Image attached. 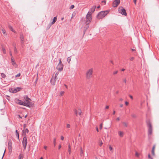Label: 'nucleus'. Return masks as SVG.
Here are the masks:
<instances>
[{
  "instance_id": "0eeeda50",
  "label": "nucleus",
  "mask_w": 159,
  "mask_h": 159,
  "mask_svg": "<svg viewBox=\"0 0 159 159\" xmlns=\"http://www.w3.org/2000/svg\"><path fill=\"white\" fill-rule=\"evenodd\" d=\"M119 12L121 13L122 15L125 16H127V13L125 10L122 7H121L119 8Z\"/></svg>"
},
{
  "instance_id": "de8ad7c7",
  "label": "nucleus",
  "mask_w": 159,
  "mask_h": 159,
  "mask_svg": "<svg viewBox=\"0 0 159 159\" xmlns=\"http://www.w3.org/2000/svg\"><path fill=\"white\" fill-rule=\"evenodd\" d=\"M139 154L137 152H136L135 153V156L137 157H139Z\"/></svg>"
},
{
  "instance_id": "09e8293b",
  "label": "nucleus",
  "mask_w": 159,
  "mask_h": 159,
  "mask_svg": "<svg viewBox=\"0 0 159 159\" xmlns=\"http://www.w3.org/2000/svg\"><path fill=\"white\" fill-rule=\"evenodd\" d=\"M125 104L127 106L129 104V102H125Z\"/></svg>"
},
{
  "instance_id": "c9c22d12",
  "label": "nucleus",
  "mask_w": 159,
  "mask_h": 159,
  "mask_svg": "<svg viewBox=\"0 0 159 159\" xmlns=\"http://www.w3.org/2000/svg\"><path fill=\"white\" fill-rule=\"evenodd\" d=\"M58 64H60V65H63V64L62 63L61 60V58H60L59 59V63H58Z\"/></svg>"
},
{
  "instance_id": "473e14b6",
  "label": "nucleus",
  "mask_w": 159,
  "mask_h": 159,
  "mask_svg": "<svg viewBox=\"0 0 159 159\" xmlns=\"http://www.w3.org/2000/svg\"><path fill=\"white\" fill-rule=\"evenodd\" d=\"M103 144V143L101 140L99 143V146H102V144Z\"/></svg>"
},
{
  "instance_id": "e2e57ef3",
  "label": "nucleus",
  "mask_w": 159,
  "mask_h": 159,
  "mask_svg": "<svg viewBox=\"0 0 159 159\" xmlns=\"http://www.w3.org/2000/svg\"><path fill=\"white\" fill-rule=\"evenodd\" d=\"M109 108V106H107L105 107L106 109H108Z\"/></svg>"
},
{
  "instance_id": "bf43d9fd",
  "label": "nucleus",
  "mask_w": 159,
  "mask_h": 159,
  "mask_svg": "<svg viewBox=\"0 0 159 159\" xmlns=\"http://www.w3.org/2000/svg\"><path fill=\"white\" fill-rule=\"evenodd\" d=\"M136 0H134V2L135 5L136 4Z\"/></svg>"
},
{
  "instance_id": "c756f323",
  "label": "nucleus",
  "mask_w": 159,
  "mask_h": 159,
  "mask_svg": "<svg viewBox=\"0 0 159 159\" xmlns=\"http://www.w3.org/2000/svg\"><path fill=\"white\" fill-rule=\"evenodd\" d=\"M53 142L54 146V147H55L56 146V138H54V139Z\"/></svg>"
},
{
  "instance_id": "a211bd4d",
  "label": "nucleus",
  "mask_w": 159,
  "mask_h": 159,
  "mask_svg": "<svg viewBox=\"0 0 159 159\" xmlns=\"http://www.w3.org/2000/svg\"><path fill=\"white\" fill-rule=\"evenodd\" d=\"M11 62H12V64L13 65H16V62L12 57H11Z\"/></svg>"
},
{
  "instance_id": "3c124183",
  "label": "nucleus",
  "mask_w": 159,
  "mask_h": 159,
  "mask_svg": "<svg viewBox=\"0 0 159 159\" xmlns=\"http://www.w3.org/2000/svg\"><path fill=\"white\" fill-rule=\"evenodd\" d=\"M80 112L79 113V115L80 116L82 112H81V111L80 110Z\"/></svg>"
},
{
  "instance_id": "ea45409f",
  "label": "nucleus",
  "mask_w": 159,
  "mask_h": 159,
  "mask_svg": "<svg viewBox=\"0 0 159 159\" xmlns=\"http://www.w3.org/2000/svg\"><path fill=\"white\" fill-rule=\"evenodd\" d=\"M64 93V91H61V92L60 93V96H62L63 94Z\"/></svg>"
},
{
  "instance_id": "2eb2a0df",
  "label": "nucleus",
  "mask_w": 159,
  "mask_h": 159,
  "mask_svg": "<svg viewBox=\"0 0 159 159\" xmlns=\"http://www.w3.org/2000/svg\"><path fill=\"white\" fill-rule=\"evenodd\" d=\"M21 88L20 87H17L13 91V93H16V92L19 91L21 89Z\"/></svg>"
},
{
  "instance_id": "423d86ee",
  "label": "nucleus",
  "mask_w": 159,
  "mask_h": 159,
  "mask_svg": "<svg viewBox=\"0 0 159 159\" xmlns=\"http://www.w3.org/2000/svg\"><path fill=\"white\" fill-rule=\"evenodd\" d=\"M27 140V138L26 137V134H25V136L23 137V140L22 141V143L25 149L26 148Z\"/></svg>"
},
{
  "instance_id": "f257e3e1",
  "label": "nucleus",
  "mask_w": 159,
  "mask_h": 159,
  "mask_svg": "<svg viewBox=\"0 0 159 159\" xmlns=\"http://www.w3.org/2000/svg\"><path fill=\"white\" fill-rule=\"evenodd\" d=\"M86 20L85 21V25L84 28H85V31L89 28V23L91 22L92 17V15H90V12H88L86 16Z\"/></svg>"
},
{
  "instance_id": "2f4dec72",
  "label": "nucleus",
  "mask_w": 159,
  "mask_h": 159,
  "mask_svg": "<svg viewBox=\"0 0 159 159\" xmlns=\"http://www.w3.org/2000/svg\"><path fill=\"white\" fill-rule=\"evenodd\" d=\"M20 100L18 99H16L15 100V102L17 103L18 104V102H19Z\"/></svg>"
},
{
  "instance_id": "4468645a",
  "label": "nucleus",
  "mask_w": 159,
  "mask_h": 159,
  "mask_svg": "<svg viewBox=\"0 0 159 159\" xmlns=\"http://www.w3.org/2000/svg\"><path fill=\"white\" fill-rule=\"evenodd\" d=\"M8 148L9 150H11L12 147V143L11 140L9 139L8 143Z\"/></svg>"
},
{
  "instance_id": "9d476101",
  "label": "nucleus",
  "mask_w": 159,
  "mask_h": 159,
  "mask_svg": "<svg viewBox=\"0 0 159 159\" xmlns=\"http://www.w3.org/2000/svg\"><path fill=\"white\" fill-rule=\"evenodd\" d=\"M63 65L58 64L56 67V69L58 70V71L61 72L63 70Z\"/></svg>"
},
{
  "instance_id": "338daca9",
  "label": "nucleus",
  "mask_w": 159,
  "mask_h": 159,
  "mask_svg": "<svg viewBox=\"0 0 159 159\" xmlns=\"http://www.w3.org/2000/svg\"><path fill=\"white\" fill-rule=\"evenodd\" d=\"M123 106V105L122 104H121L120 105V107H122Z\"/></svg>"
},
{
  "instance_id": "1a4fd4ad",
  "label": "nucleus",
  "mask_w": 159,
  "mask_h": 159,
  "mask_svg": "<svg viewBox=\"0 0 159 159\" xmlns=\"http://www.w3.org/2000/svg\"><path fill=\"white\" fill-rule=\"evenodd\" d=\"M120 3V0H115L112 3V6L113 7H116Z\"/></svg>"
},
{
  "instance_id": "49530a36",
  "label": "nucleus",
  "mask_w": 159,
  "mask_h": 159,
  "mask_svg": "<svg viewBox=\"0 0 159 159\" xmlns=\"http://www.w3.org/2000/svg\"><path fill=\"white\" fill-rule=\"evenodd\" d=\"M70 127V126L69 124H68L67 125V126H66L67 128H69Z\"/></svg>"
},
{
  "instance_id": "c03bdc74",
  "label": "nucleus",
  "mask_w": 159,
  "mask_h": 159,
  "mask_svg": "<svg viewBox=\"0 0 159 159\" xmlns=\"http://www.w3.org/2000/svg\"><path fill=\"white\" fill-rule=\"evenodd\" d=\"M102 124L101 123L100 125V128L101 129H102Z\"/></svg>"
},
{
  "instance_id": "6e6552de",
  "label": "nucleus",
  "mask_w": 159,
  "mask_h": 159,
  "mask_svg": "<svg viewBox=\"0 0 159 159\" xmlns=\"http://www.w3.org/2000/svg\"><path fill=\"white\" fill-rule=\"evenodd\" d=\"M20 39L21 43L22 45H23L25 43V38L22 33H20Z\"/></svg>"
},
{
  "instance_id": "f8f14e48",
  "label": "nucleus",
  "mask_w": 159,
  "mask_h": 159,
  "mask_svg": "<svg viewBox=\"0 0 159 159\" xmlns=\"http://www.w3.org/2000/svg\"><path fill=\"white\" fill-rule=\"evenodd\" d=\"M18 104L25 106L26 107H29L30 106L28 105H27V104H26V103L24 102H23V101L20 100L19 102H18Z\"/></svg>"
},
{
  "instance_id": "cd10ccee",
  "label": "nucleus",
  "mask_w": 159,
  "mask_h": 159,
  "mask_svg": "<svg viewBox=\"0 0 159 159\" xmlns=\"http://www.w3.org/2000/svg\"><path fill=\"white\" fill-rule=\"evenodd\" d=\"M1 76L3 78H5L6 77V75L4 73H2L1 74Z\"/></svg>"
},
{
  "instance_id": "7ed1b4c3",
  "label": "nucleus",
  "mask_w": 159,
  "mask_h": 159,
  "mask_svg": "<svg viewBox=\"0 0 159 159\" xmlns=\"http://www.w3.org/2000/svg\"><path fill=\"white\" fill-rule=\"evenodd\" d=\"M93 69L90 68L87 70L86 72V77L88 79H89L93 76Z\"/></svg>"
},
{
  "instance_id": "4d7b16f0",
  "label": "nucleus",
  "mask_w": 159,
  "mask_h": 159,
  "mask_svg": "<svg viewBox=\"0 0 159 159\" xmlns=\"http://www.w3.org/2000/svg\"><path fill=\"white\" fill-rule=\"evenodd\" d=\"M61 148V145H59L58 146V149H60Z\"/></svg>"
},
{
  "instance_id": "6ab92c4d",
  "label": "nucleus",
  "mask_w": 159,
  "mask_h": 159,
  "mask_svg": "<svg viewBox=\"0 0 159 159\" xmlns=\"http://www.w3.org/2000/svg\"><path fill=\"white\" fill-rule=\"evenodd\" d=\"M119 135L121 137H122L123 136V132L121 131H120L118 132Z\"/></svg>"
},
{
  "instance_id": "58836bf2",
  "label": "nucleus",
  "mask_w": 159,
  "mask_h": 159,
  "mask_svg": "<svg viewBox=\"0 0 159 159\" xmlns=\"http://www.w3.org/2000/svg\"><path fill=\"white\" fill-rule=\"evenodd\" d=\"M74 111L75 113V115L76 116H77L78 113H77V110H76V109H74Z\"/></svg>"
},
{
  "instance_id": "774afa93",
  "label": "nucleus",
  "mask_w": 159,
  "mask_h": 159,
  "mask_svg": "<svg viewBox=\"0 0 159 159\" xmlns=\"http://www.w3.org/2000/svg\"><path fill=\"white\" fill-rule=\"evenodd\" d=\"M116 120H120V118H119V117H118V118H117Z\"/></svg>"
},
{
  "instance_id": "37998d69",
  "label": "nucleus",
  "mask_w": 159,
  "mask_h": 159,
  "mask_svg": "<svg viewBox=\"0 0 159 159\" xmlns=\"http://www.w3.org/2000/svg\"><path fill=\"white\" fill-rule=\"evenodd\" d=\"M148 158L149 159H153L151 156H150V155L149 154H148Z\"/></svg>"
},
{
  "instance_id": "f03ea898",
  "label": "nucleus",
  "mask_w": 159,
  "mask_h": 159,
  "mask_svg": "<svg viewBox=\"0 0 159 159\" xmlns=\"http://www.w3.org/2000/svg\"><path fill=\"white\" fill-rule=\"evenodd\" d=\"M109 11L106 10L99 12L97 16V18L98 19L103 18L106 16L109 12Z\"/></svg>"
},
{
  "instance_id": "680f3d73",
  "label": "nucleus",
  "mask_w": 159,
  "mask_h": 159,
  "mask_svg": "<svg viewBox=\"0 0 159 159\" xmlns=\"http://www.w3.org/2000/svg\"><path fill=\"white\" fill-rule=\"evenodd\" d=\"M115 113H116L115 111L114 110L113 111V114L114 115L115 114Z\"/></svg>"
},
{
  "instance_id": "603ef678",
  "label": "nucleus",
  "mask_w": 159,
  "mask_h": 159,
  "mask_svg": "<svg viewBox=\"0 0 159 159\" xmlns=\"http://www.w3.org/2000/svg\"><path fill=\"white\" fill-rule=\"evenodd\" d=\"M5 151H6V149H5V150H4V153H3V156H2V158H3V157L4 156V154H5Z\"/></svg>"
},
{
  "instance_id": "79ce46f5",
  "label": "nucleus",
  "mask_w": 159,
  "mask_h": 159,
  "mask_svg": "<svg viewBox=\"0 0 159 159\" xmlns=\"http://www.w3.org/2000/svg\"><path fill=\"white\" fill-rule=\"evenodd\" d=\"M117 73H118V71L116 70V71H114V72H113V74L114 75H116V74Z\"/></svg>"
},
{
  "instance_id": "9b49d317",
  "label": "nucleus",
  "mask_w": 159,
  "mask_h": 159,
  "mask_svg": "<svg viewBox=\"0 0 159 159\" xmlns=\"http://www.w3.org/2000/svg\"><path fill=\"white\" fill-rule=\"evenodd\" d=\"M56 78L54 77V74H53L52 78L50 80V83H51V84L53 85H54L55 84Z\"/></svg>"
},
{
  "instance_id": "bb28decb",
  "label": "nucleus",
  "mask_w": 159,
  "mask_h": 159,
  "mask_svg": "<svg viewBox=\"0 0 159 159\" xmlns=\"http://www.w3.org/2000/svg\"><path fill=\"white\" fill-rule=\"evenodd\" d=\"M23 155L21 154H20L19 156V159H23Z\"/></svg>"
},
{
  "instance_id": "052dcab7",
  "label": "nucleus",
  "mask_w": 159,
  "mask_h": 159,
  "mask_svg": "<svg viewBox=\"0 0 159 159\" xmlns=\"http://www.w3.org/2000/svg\"><path fill=\"white\" fill-rule=\"evenodd\" d=\"M10 55L12 57V54L11 53V51H10Z\"/></svg>"
},
{
  "instance_id": "72a5a7b5",
  "label": "nucleus",
  "mask_w": 159,
  "mask_h": 159,
  "mask_svg": "<svg viewBox=\"0 0 159 159\" xmlns=\"http://www.w3.org/2000/svg\"><path fill=\"white\" fill-rule=\"evenodd\" d=\"M75 6L74 5H71L70 7V9H73V8H74Z\"/></svg>"
},
{
  "instance_id": "412c9836",
  "label": "nucleus",
  "mask_w": 159,
  "mask_h": 159,
  "mask_svg": "<svg viewBox=\"0 0 159 159\" xmlns=\"http://www.w3.org/2000/svg\"><path fill=\"white\" fill-rule=\"evenodd\" d=\"M155 148V146H154L152 148V154L153 155H154Z\"/></svg>"
},
{
  "instance_id": "4be33fe9",
  "label": "nucleus",
  "mask_w": 159,
  "mask_h": 159,
  "mask_svg": "<svg viewBox=\"0 0 159 159\" xmlns=\"http://www.w3.org/2000/svg\"><path fill=\"white\" fill-rule=\"evenodd\" d=\"M68 152L69 154H70L71 153V147L70 144L68 146Z\"/></svg>"
},
{
  "instance_id": "ddd939ff",
  "label": "nucleus",
  "mask_w": 159,
  "mask_h": 159,
  "mask_svg": "<svg viewBox=\"0 0 159 159\" xmlns=\"http://www.w3.org/2000/svg\"><path fill=\"white\" fill-rule=\"evenodd\" d=\"M96 7L94 6L90 9L89 11L88 12H90V15H92V13H93L95 11Z\"/></svg>"
},
{
  "instance_id": "8fccbe9b",
  "label": "nucleus",
  "mask_w": 159,
  "mask_h": 159,
  "mask_svg": "<svg viewBox=\"0 0 159 159\" xmlns=\"http://www.w3.org/2000/svg\"><path fill=\"white\" fill-rule=\"evenodd\" d=\"M64 139V137L63 136H61V139L62 140H63Z\"/></svg>"
},
{
  "instance_id": "a878e982",
  "label": "nucleus",
  "mask_w": 159,
  "mask_h": 159,
  "mask_svg": "<svg viewBox=\"0 0 159 159\" xmlns=\"http://www.w3.org/2000/svg\"><path fill=\"white\" fill-rule=\"evenodd\" d=\"M14 48L15 53L16 54H17V53L18 52H17L16 47L15 46V45L14 46Z\"/></svg>"
},
{
  "instance_id": "39448f33",
  "label": "nucleus",
  "mask_w": 159,
  "mask_h": 159,
  "mask_svg": "<svg viewBox=\"0 0 159 159\" xmlns=\"http://www.w3.org/2000/svg\"><path fill=\"white\" fill-rule=\"evenodd\" d=\"M24 98L25 101L27 102L26 104H27V105H28L30 106L27 107H33L34 104L33 103H32V102H30L31 100L30 98H28V96H25L24 97Z\"/></svg>"
},
{
  "instance_id": "6e6d98bb",
  "label": "nucleus",
  "mask_w": 159,
  "mask_h": 159,
  "mask_svg": "<svg viewBox=\"0 0 159 159\" xmlns=\"http://www.w3.org/2000/svg\"><path fill=\"white\" fill-rule=\"evenodd\" d=\"M47 146H45L44 147V148L45 149V150H47Z\"/></svg>"
},
{
  "instance_id": "a19ab883",
  "label": "nucleus",
  "mask_w": 159,
  "mask_h": 159,
  "mask_svg": "<svg viewBox=\"0 0 159 159\" xmlns=\"http://www.w3.org/2000/svg\"><path fill=\"white\" fill-rule=\"evenodd\" d=\"M20 73H18V74H17L16 76V77H19L20 76Z\"/></svg>"
},
{
  "instance_id": "5701e85b",
  "label": "nucleus",
  "mask_w": 159,
  "mask_h": 159,
  "mask_svg": "<svg viewBox=\"0 0 159 159\" xmlns=\"http://www.w3.org/2000/svg\"><path fill=\"white\" fill-rule=\"evenodd\" d=\"M24 133L25 134L24 135H25V134H26V133H29V130L27 128H26L24 129Z\"/></svg>"
},
{
  "instance_id": "b1692460",
  "label": "nucleus",
  "mask_w": 159,
  "mask_h": 159,
  "mask_svg": "<svg viewBox=\"0 0 159 159\" xmlns=\"http://www.w3.org/2000/svg\"><path fill=\"white\" fill-rule=\"evenodd\" d=\"M16 133V135L18 139H19V132L17 130H16L15 131Z\"/></svg>"
},
{
  "instance_id": "a18cd8bd",
  "label": "nucleus",
  "mask_w": 159,
  "mask_h": 159,
  "mask_svg": "<svg viewBox=\"0 0 159 159\" xmlns=\"http://www.w3.org/2000/svg\"><path fill=\"white\" fill-rule=\"evenodd\" d=\"M109 149L110 151H111L112 150V148L111 145L109 147Z\"/></svg>"
},
{
  "instance_id": "aec40b11",
  "label": "nucleus",
  "mask_w": 159,
  "mask_h": 159,
  "mask_svg": "<svg viewBox=\"0 0 159 159\" xmlns=\"http://www.w3.org/2000/svg\"><path fill=\"white\" fill-rule=\"evenodd\" d=\"M2 49L3 51V53L4 54H5L6 53V51L5 48L4 47L2 46Z\"/></svg>"
},
{
  "instance_id": "c85d7f7f",
  "label": "nucleus",
  "mask_w": 159,
  "mask_h": 159,
  "mask_svg": "<svg viewBox=\"0 0 159 159\" xmlns=\"http://www.w3.org/2000/svg\"><path fill=\"white\" fill-rule=\"evenodd\" d=\"M71 57H68L67 58V61L68 63H70V62L71 60Z\"/></svg>"
},
{
  "instance_id": "69168bd1",
  "label": "nucleus",
  "mask_w": 159,
  "mask_h": 159,
  "mask_svg": "<svg viewBox=\"0 0 159 159\" xmlns=\"http://www.w3.org/2000/svg\"><path fill=\"white\" fill-rule=\"evenodd\" d=\"M96 130L97 131V132H98V129L97 127H96Z\"/></svg>"
},
{
  "instance_id": "5fc2aeb1",
  "label": "nucleus",
  "mask_w": 159,
  "mask_h": 159,
  "mask_svg": "<svg viewBox=\"0 0 159 159\" xmlns=\"http://www.w3.org/2000/svg\"><path fill=\"white\" fill-rule=\"evenodd\" d=\"M134 59V57H131L130 60L131 61H132Z\"/></svg>"
},
{
  "instance_id": "f704fd0d",
  "label": "nucleus",
  "mask_w": 159,
  "mask_h": 159,
  "mask_svg": "<svg viewBox=\"0 0 159 159\" xmlns=\"http://www.w3.org/2000/svg\"><path fill=\"white\" fill-rule=\"evenodd\" d=\"M131 116L133 117V118H135L136 117V115L134 114H132L131 115Z\"/></svg>"
},
{
  "instance_id": "13d9d810",
  "label": "nucleus",
  "mask_w": 159,
  "mask_h": 159,
  "mask_svg": "<svg viewBox=\"0 0 159 159\" xmlns=\"http://www.w3.org/2000/svg\"><path fill=\"white\" fill-rule=\"evenodd\" d=\"M129 97H130V98L132 99H133V97H132V96L131 95H130L129 96Z\"/></svg>"
},
{
  "instance_id": "dca6fc26",
  "label": "nucleus",
  "mask_w": 159,
  "mask_h": 159,
  "mask_svg": "<svg viewBox=\"0 0 159 159\" xmlns=\"http://www.w3.org/2000/svg\"><path fill=\"white\" fill-rule=\"evenodd\" d=\"M57 20V16L54 17L53 18L52 21L51 23V25L54 24L56 22Z\"/></svg>"
},
{
  "instance_id": "0e129e2a",
  "label": "nucleus",
  "mask_w": 159,
  "mask_h": 159,
  "mask_svg": "<svg viewBox=\"0 0 159 159\" xmlns=\"http://www.w3.org/2000/svg\"><path fill=\"white\" fill-rule=\"evenodd\" d=\"M18 116L19 117V118H22V117L20 116V115H18Z\"/></svg>"
},
{
  "instance_id": "4c0bfd02",
  "label": "nucleus",
  "mask_w": 159,
  "mask_h": 159,
  "mask_svg": "<svg viewBox=\"0 0 159 159\" xmlns=\"http://www.w3.org/2000/svg\"><path fill=\"white\" fill-rule=\"evenodd\" d=\"M83 153V151L82 149V148H80V155H81V156H82L81 155Z\"/></svg>"
},
{
  "instance_id": "f3484780",
  "label": "nucleus",
  "mask_w": 159,
  "mask_h": 159,
  "mask_svg": "<svg viewBox=\"0 0 159 159\" xmlns=\"http://www.w3.org/2000/svg\"><path fill=\"white\" fill-rule=\"evenodd\" d=\"M9 28L10 29V30L11 31H12L14 33H16V31H15L13 28L12 27L10 26V25H9Z\"/></svg>"
},
{
  "instance_id": "393cba45",
  "label": "nucleus",
  "mask_w": 159,
  "mask_h": 159,
  "mask_svg": "<svg viewBox=\"0 0 159 159\" xmlns=\"http://www.w3.org/2000/svg\"><path fill=\"white\" fill-rule=\"evenodd\" d=\"M2 31L3 34H5V35H7L6 31V30H5V29L4 28L2 29Z\"/></svg>"
},
{
  "instance_id": "7c9ffc66",
  "label": "nucleus",
  "mask_w": 159,
  "mask_h": 159,
  "mask_svg": "<svg viewBox=\"0 0 159 159\" xmlns=\"http://www.w3.org/2000/svg\"><path fill=\"white\" fill-rule=\"evenodd\" d=\"M59 74V72H57L55 73V75H54V77L56 78L57 77V76L58 74Z\"/></svg>"
},
{
  "instance_id": "864d4df0",
  "label": "nucleus",
  "mask_w": 159,
  "mask_h": 159,
  "mask_svg": "<svg viewBox=\"0 0 159 159\" xmlns=\"http://www.w3.org/2000/svg\"><path fill=\"white\" fill-rule=\"evenodd\" d=\"M25 127H26V124H24L23 125V128H24V129H25Z\"/></svg>"
},
{
  "instance_id": "20e7f679",
  "label": "nucleus",
  "mask_w": 159,
  "mask_h": 159,
  "mask_svg": "<svg viewBox=\"0 0 159 159\" xmlns=\"http://www.w3.org/2000/svg\"><path fill=\"white\" fill-rule=\"evenodd\" d=\"M146 124L148 127V135H151L152 134V128L151 123L150 120H147Z\"/></svg>"
},
{
  "instance_id": "e433bc0d",
  "label": "nucleus",
  "mask_w": 159,
  "mask_h": 159,
  "mask_svg": "<svg viewBox=\"0 0 159 159\" xmlns=\"http://www.w3.org/2000/svg\"><path fill=\"white\" fill-rule=\"evenodd\" d=\"M123 124H124V125L125 126V127H127V126L128 125H127V123H125V122H124L123 123Z\"/></svg>"
}]
</instances>
